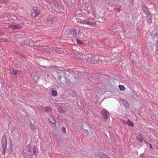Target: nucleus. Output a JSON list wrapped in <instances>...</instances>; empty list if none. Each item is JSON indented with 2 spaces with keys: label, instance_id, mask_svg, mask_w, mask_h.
Instances as JSON below:
<instances>
[{
  "label": "nucleus",
  "instance_id": "19",
  "mask_svg": "<svg viewBox=\"0 0 158 158\" xmlns=\"http://www.w3.org/2000/svg\"><path fill=\"white\" fill-rule=\"evenodd\" d=\"M76 40L77 43L80 45H85V43L78 39H77Z\"/></svg>",
  "mask_w": 158,
  "mask_h": 158
},
{
  "label": "nucleus",
  "instance_id": "11",
  "mask_svg": "<svg viewBox=\"0 0 158 158\" xmlns=\"http://www.w3.org/2000/svg\"><path fill=\"white\" fill-rule=\"evenodd\" d=\"M9 27L12 29H19L21 28L20 27L17 25H9Z\"/></svg>",
  "mask_w": 158,
  "mask_h": 158
},
{
  "label": "nucleus",
  "instance_id": "27",
  "mask_svg": "<svg viewBox=\"0 0 158 158\" xmlns=\"http://www.w3.org/2000/svg\"><path fill=\"white\" fill-rule=\"evenodd\" d=\"M62 132L64 133H65L66 132V129L64 127H63L62 129Z\"/></svg>",
  "mask_w": 158,
  "mask_h": 158
},
{
  "label": "nucleus",
  "instance_id": "9",
  "mask_svg": "<svg viewBox=\"0 0 158 158\" xmlns=\"http://www.w3.org/2000/svg\"><path fill=\"white\" fill-rule=\"evenodd\" d=\"M78 33L77 30L74 28L72 29L70 32V33L74 36L77 35Z\"/></svg>",
  "mask_w": 158,
  "mask_h": 158
},
{
  "label": "nucleus",
  "instance_id": "25",
  "mask_svg": "<svg viewBox=\"0 0 158 158\" xmlns=\"http://www.w3.org/2000/svg\"><path fill=\"white\" fill-rule=\"evenodd\" d=\"M44 110L45 111H49L51 110V108L49 107H47L45 108H44Z\"/></svg>",
  "mask_w": 158,
  "mask_h": 158
},
{
  "label": "nucleus",
  "instance_id": "26",
  "mask_svg": "<svg viewBox=\"0 0 158 158\" xmlns=\"http://www.w3.org/2000/svg\"><path fill=\"white\" fill-rule=\"evenodd\" d=\"M144 142L145 143H146L148 144H149V145L150 146V148L151 149H152V146L150 144L148 143L145 140H144Z\"/></svg>",
  "mask_w": 158,
  "mask_h": 158
},
{
  "label": "nucleus",
  "instance_id": "37",
  "mask_svg": "<svg viewBox=\"0 0 158 158\" xmlns=\"http://www.w3.org/2000/svg\"><path fill=\"white\" fill-rule=\"evenodd\" d=\"M157 114H158V113H157Z\"/></svg>",
  "mask_w": 158,
  "mask_h": 158
},
{
  "label": "nucleus",
  "instance_id": "24",
  "mask_svg": "<svg viewBox=\"0 0 158 158\" xmlns=\"http://www.w3.org/2000/svg\"><path fill=\"white\" fill-rule=\"evenodd\" d=\"M147 20L148 22L150 24H151L152 22V19H151L148 16V17L147 18Z\"/></svg>",
  "mask_w": 158,
  "mask_h": 158
},
{
  "label": "nucleus",
  "instance_id": "7",
  "mask_svg": "<svg viewBox=\"0 0 158 158\" xmlns=\"http://www.w3.org/2000/svg\"><path fill=\"white\" fill-rule=\"evenodd\" d=\"M99 56L98 55H96L94 56H92V58L91 60H88L89 61V63L93 64L96 63L97 61L99 60Z\"/></svg>",
  "mask_w": 158,
  "mask_h": 158
},
{
  "label": "nucleus",
  "instance_id": "33",
  "mask_svg": "<svg viewBox=\"0 0 158 158\" xmlns=\"http://www.w3.org/2000/svg\"><path fill=\"white\" fill-rule=\"evenodd\" d=\"M156 36H158V33H156Z\"/></svg>",
  "mask_w": 158,
  "mask_h": 158
},
{
  "label": "nucleus",
  "instance_id": "21",
  "mask_svg": "<svg viewBox=\"0 0 158 158\" xmlns=\"http://www.w3.org/2000/svg\"><path fill=\"white\" fill-rule=\"evenodd\" d=\"M51 94L53 96L55 97L57 95V92L56 91L53 90L51 92Z\"/></svg>",
  "mask_w": 158,
  "mask_h": 158
},
{
  "label": "nucleus",
  "instance_id": "18",
  "mask_svg": "<svg viewBox=\"0 0 158 158\" xmlns=\"http://www.w3.org/2000/svg\"><path fill=\"white\" fill-rule=\"evenodd\" d=\"M136 139L138 141H139L140 142L142 143L143 141H144L143 139L140 136H137L136 137Z\"/></svg>",
  "mask_w": 158,
  "mask_h": 158
},
{
  "label": "nucleus",
  "instance_id": "10",
  "mask_svg": "<svg viewBox=\"0 0 158 158\" xmlns=\"http://www.w3.org/2000/svg\"><path fill=\"white\" fill-rule=\"evenodd\" d=\"M77 22L82 24H85L86 20L84 19H82L80 18H78L77 19Z\"/></svg>",
  "mask_w": 158,
  "mask_h": 158
},
{
  "label": "nucleus",
  "instance_id": "36",
  "mask_svg": "<svg viewBox=\"0 0 158 158\" xmlns=\"http://www.w3.org/2000/svg\"><path fill=\"white\" fill-rule=\"evenodd\" d=\"M109 158V157H108V158Z\"/></svg>",
  "mask_w": 158,
  "mask_h": 158
},
{
  "label": "nucleus",
  "instance_id": "16",
  "mask_svg": "<svg viewBox=\"0 0 158 158\" xmlns=\"http://www.w3.org/2000/svg\"><path fill=\"white\" fill-rule=\"evenodd\" d=\"M10 72L12 74L15 75L18 73V71L17 70H15L14 69H10Z\"/></svg>",
  "mask_w": 158,
  "mask_h": 158
},
{
  "label": "nucleus",
  "instance_id": "3",
  "mask_svg": "<svg viewBox=\"0 0 158 158\" xmlns=\"http://www.w3.org/2000/svg\"><path fill=\"white\" fill-rule=\"evenodd\" d=\"M40 15V10L36 7L33 8L31 16L33 18H35Z\"/></svg>",
  "mask_w": 158,
  "mask_h": 158
},
{
  "label": "nucleus",
  "instance_id": "30",
  "mask_svg": "<svg viewBox=\"0 0 158 158\" xmlns=\"http://www.w3.org/2000/svg\"><path fill=\"white\" fill-rule=\"evenodd\" d=\"M122 120V122H123V123L124 124H127V122H126V121L123 120Z\"/></svg>",
  "mask_w": 158,
  "mask_h": 158
},
{
  "label": "nucleus",
  "instance_id": "8",
  "mask_svg": "<svg viewBox=\"0 0 158 158\" xmlns=\"http://www.w3.org/2000/svg\"><path fill=\"white\" fill-rule=\"evenodd\" d=\"M85 24H87L90 27L95 26L96 25V22H91L89 21L86 20Z\"/></svg>",
  "mask_w": 158,
  "mask_h": 158
},
{
  "label": "nucleus",
  "instance_id": "29",
  "mask_svg": "<svg viewBox=\"0 0 158 158\" xmlns=\"http://www.w3.org/2000/svg\"><path fill=\"white\" fill-rule=\"evenodd\" d=\"M58 109H59V111L60 112H62L63 111V110H62V108L61 107H59V108H58Z\"/></svg>",
  "mask_w": 158,
  "mask_h": 158
},
{
  "label": "nucleus",
  "instance_id": "23",
  "mask_svg": "<svg viewBox=\"0 0 158 158\" xmlns=\"http://www.w3.org/2000/svg\"><path fill=\"white\" fill-rule=\"evenodd\" d=\"M118 87L121 91L124 90L125 89V87L123 85H118Z\"/></svg>",
  "mask_w": 158,
  "mask_h": 158
},
{
  "label": "nucleus",
  "instance_id": "5",
  "mask_svg": "<svg viewBox=\"0 0 158 158\" xmlns=\"http://www.w3.org/2000/svg\"><path fill=\"white\" fill-rule=\"evenodd\" d=\"M48 120L50 123V125L52 127H56V121L54 118L51 116H49L48 117Z\"/></svg>",
  "mask_w": 158,
  "mask_h": 158
},
{
  "label": "nucleus",
  "instance_id": "35",
  "mask_svg": "<svg viewBox=\"0 0 158 158\" xmlns=\"http://www.w3.org/2000/svg\"><path fill=\"white\" fill-rule=\"evenodd\" d=\"M132 2H133V0L132 1Z\"/></svg>",
  "mask_w": 158,
  "mask_h": 158
},
{
  "label": "nucleus",
  "instance_id": "15",
  "mask_svg": "<svg viewBox=\"0 0 158 158\" xmlns=\"http://www.w3.org/2000/svg\"><path fill=\"white\" fill-rule=\"evenodd\" d=\"M78 34L80 38H83L84 37V33L80 31V30L78 31Z\"/></svg>",
  "mask_w": 158,
  "mask_h": 158
},
{
  "label": "nucleus",
  "instance_id": "34",
  "mask_svg": "<svg viewBox=\"0 0 158 158\" xmlns=\"http://www.w3.org/2000/svg\"><path fill=\"white\" fill-rule=\"evenodd\" d=\"M36 77V79H37L38 78V77Z\"/></svg>",
  "mask_w": 158,
  "mask_h": 158
},
{
  "label": "nucleus",
  "instance_id": "28",
  "mask_svg": "<svg viewBox=\"0 0 158 158\" xmlns=\"http://www.w3.org/2000/svg\"><path fill=\"white\" fill-rule=\"evenodd\" d=\"M156 52L157 54H158V45L156 47Z\"/></svg>",
  "mask_w": 158,
  "mask_h": 158
},
{
  "label": "nucleus",
  "instance_id": "4",
  "mask_svg": "<svg viewBox=\"0 0 158 158\" xmlns=\"http://www.w3.org/2000/svg\"><path fill=\"white\" fill-rule=\"evenodd\" d=\"M102 117L105 119L108 118L110 116L109 112L106 109L103 110L102 111Z\"/></svg>",
  "mask_w": 158,
  "mask_h": 158
},
{
  "label": "nucleus",
  "instance_id": "31",
  "mask_svg": "<svg viewBox=\"0 0 158 158\" xmlns=\"http://www.w3.org/2000/svg\"><path fill=\"white\" fill-rule=\"evenodd\" d=\"M4 34V32L3 31H0V35H3Z\"/></svg>",
  "mask_w": 158,
  "mask_h": 158
},
{
  "label": "nucleus",
  "instance_id": "32",
  "mask_svg": "<svg viewBox=\"0 0 158 158\" xmlns=\"http://www.w3.org/2000/svg\"><path fill=\"white\" fill-rule=\"evenodd\" d=\"M34 73L32 75L31 74V75L32 76H33V77L34 78V79H35V77H36V75L35 74V75H34Z\"/></svg>",
  "mask_w": 158,
  "mask_h": 158
},
{
  "label": "nucleus",
  "instance_id": "1",
  "mask_svg": "<svg viewBox=\"0 0 158 158\" xmlns=\"http://www.w3.org/2000/svg\"><path fill=\"white\" fill-rule=\"evenodd\" d=\"M36 148L34 146L33 148L30 145L27 144L24 148L23 153L26 157L32 156L36 154Z\"/></svg>",
  "mask_w": 158,
  "mask_h": 158
},
{
  "label": "nucleus",
  "instance_id": "17",
  "mask_svg": "<svg viewBox=\"0 0 158 158\" xmlns=\"http://www.w3.org/2000/svg\"><path fill=\"white\" fill-rule=\"evenodd\" d=\"M98 155L101 158H106L107 156V155H105V153L102 152L99 153Z\"/></svg>",
  "mask_w": 158,
  "mask_h": 158
},
{
  "label": "nucleus",
  "instance_id": "2",
  "mask_svg": "<svg viewBox=\"0 0 158 158\" xmlns=\"http://www.w3.org/2000/svg\"><path fill=\"white\" fill-rule=\"evenodd\" d=\"M1 143L2 148V153L4 155L5 154L7 145V138L5 135H3L2 136Z\"/></svg>",
  "mask_w": 158,
  "mask_h": 158
},
{
  "label": "nucleus",
  "instance_id": "22",
  "mask_svg": "<svg viewBox=\"0 0 158 158\" xmlns=\"http://www.w3.org/2000/svg\"><path fill=\"white\" fill-rule=\"evenodd\" d=\"M122 103L125 106H127L128 105V102L127 101L123 99L122 100Z\"/></svg>",
  "mask_w": 158,
  "mask_h": 158
},
{
  "label": "nucleus",
  "instance_id": "13",
  "mask_svg": "<svg viewBox=\"0 0 158 158\" xmlns=\"http://www.w3.org/2000/svg\"><path fill=\"white\" fill-rule=\"evenodd\" d=\"M30 128L33 131L35 132H36V129L35 128V125L32 123L30 124Z\"/></svg>",
  "mask_w": 158,
  "mask_h": 158
},
{
  "label": "nucleus",
  "instance_id": "20",
  "mask_svg": "<svg viewBox=\"0 0 158 158\" xmlns=\"http://www.w3.org/2000/svg\"><path fill=\"white\" fill-rule=\"evenodd\" d=\"M127 124L129 126L131 127H134V123L132 121H130L129 120H127Z\"/></svg>",
  "mask_w": 158,
  "mask_h": 158
},
{
  "label": "nucleus",
  "instance_id": "12",
  "mask_svg": "<svg viewBox=\"0 0 158 158\" xmlns=\"http://www.w3.org/2000/svg\"><path fill=\"white\" fill-rule=\"evenodd\" d=\"M142 9L143 11L146 14L148 13V9L147 7H146L145 5H143L142 6Z\"/></svg>",
  "mask_w": 158,
  "mask_h": 158
},
{
  "label": "nucleus",
  "instance_id": "14",
  "mask_svg": "<svg viewBox=\"0 0 158 158\" xmlns=\"http://www.w3.org/2000/svg\"><path fill=\"white\" fill-rule=\"evenodd\" d=\"M92 58V55L91 54H89L86 55L85 59H86V61L87 62H89V60H91Z\"/></svg>",
  "mask_w": 158,
  "mask_h": 158
},
{
  "label": "nucleus",
  "instance_id": "6",
  "mask_svg": "<svg viewBox=\"0 0 158 158\" xmlns=\"http://www.w3.org/2000/svg\"><path fill=\"white\" fill-rule=\"evenodd\" d=\"M55 23L54 19L53 18L49 17L47 19V24L49 26H52V25Z\"/></svg>",
  "mask_w": 158,
  "mask_h": 158
}]
</instances>
